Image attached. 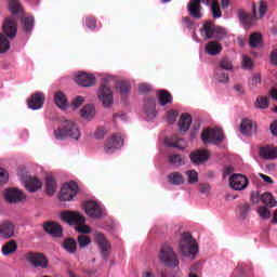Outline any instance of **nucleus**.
<instances>
[{"instance_id": "obj_60", "label": "nucleus", "mask_w": 277, "mask_h": 277, "mask_svg": "<svg viewBox=\"0 0 277 277\" xmlns=\"http://www.w3.org/2000/svg\"><path fill=\"white\" fill-rule=\"evenodd\" d=\"M9 173L0 168V185H5L8 183Z\"/></svg>"}, {"instance_id": "obj_30", "label": "nucleus", "mask_w": 277, "mask_h": 277, "mask_svg": "<svg viewBox=\"0 0 277 277\" xmlns=\"http://www.w3.org/2000/svg\"><path fill=\"white\" fill-rule=\"evenodd\" d=\"M80 116L84 120H92V118H94V116H96V110L94 109V106L89 104V105L83 106L80 109Z\"/></svg>"}, {"instance_id": "obj_21", "label": "nucleus", "mask_w": 277, "mask_h": 277, "mask_svg": "<svg viewBox=\"0 0 277 277\" xmlns=\"http://www.w3.org/2000/svg\"><path fill=\"white\" fill-rule=\"evenodd\" d=\"M240 132L247 137L256 135V123L252 122L250 119H242L240 123Z\"/></svg>"}, {"instance_id": "obj_45", "label": "nucleus", "mask_w": 277, "mask_h": 277, "mask_svg": "<svg viewBox=\"0 0 277 277\" xmlns=\"http://www.w3.org/2000/svg\"><path fill=\"white\" fill-rule=\"evenodd\" d=\"M254 105L256 109H267L269 107V100L265 96L258 97Z\"/></svg>"}, {"instance_id": "obj_18", "label": "nucleus", "mask_w": 277, "mask_h": 277, "mask_svg": "<svg viewBox=\"0 0 277 277\" xmlns=\"http://www.w3.org/2000/svg\"><path fill=\"white\" fill-rule=\"evenodd\" d=\"M190 161L195 166H200V163H205L206 161H209L211 159V154L209 153V149H197L189 155Z\"/></svg>"}, {"instance_id": "obj_62", "label": "nucleus", "mask_w": 277, "mask_h": 277, "mask_svg": "<svg viewBox=\"0 0 277 277\" xmlns=\"http://www.w3.org/2000/svg\"><path fill=\"white\" fill-rule=\"evenodd\" d=\"M106 133L107 131L105 130V128L97 129L96 132L94 133L95 140H103Z\"/></svg>"}, {"instance_id": "obj_38", "label": "nucleus", "mask_w": 277, "mask_h": 277, "mask_svg": "<svg viewBox=\"0 0 277 277\" xmlns=\"http://www.w3.org/2000/svg\"><path fill=\"white\" fill-rule=\"evenodd\" d=\"M22 27L26 35L31 34V30L34 29V17L28 16V17L22 18Z\"/></svg>"}, {"instance_id": "obj_63", "label": "nucleus", "mask_w": 277, "mask_h": 277, "mask_svg": "<svg viewBox=\"0 0 277 277\" xmlns=\"http://www.w3.org/2000/svg\"><path fill=\"white\" fill-rule=\"evenodd\" d=\"M271 133L277 137V119L271 124Z\"/></svg>"}, {"instance_id": "obj_37", "label": "nucleus", "mask_w": 277, "mask_h": 277, "mask_svg": "<svg viewBox=\"0 0 277 277\" xmlns=\"http://www.w3.org/2000/svg\"><path fill=\"white\" fill-rule=\"evenodd\" d=\"M168 162L170 163V166L175 167L185 166V160L180 154H171L168 158Z\"/></svg>"}, {"instance_id": "obj_39", "label": "nucleus", "mask_w": 277, "mask_h": 277, "mask_svg": "<svg viewBox=\"0 0 277 277\" xmlns=\"http://www.w3.org/2000/svg\"><path fill=\"white\" fill-rule=\"evenodd\" d=\"M54 103L61 109H66V107H68V104H66V95H64L62 92H56L55 93Z\"/></svg>"}, {"instance_id": "obj_43", "label": "nucleus", "mask_w": 277, "mask_h": 277, "mask_svg": "<svg viewBox=\"0 0 277 277\" xmlns=\"http://www.w3.org/2000/svg\"><path fill=\"white\" fill-rule=\"evenodd\" d=\"M10 51V40L3 34H0V53H8Z\"/></svg>"}, {"instance_id": "obj_32", "label": "nucleus", "mask_w": 277, "mask_h": 277, "mask_svg": "<svg viewBox=\"0 0 277 277\" xmlns=\"http://www.w3.org/2000/svg\"><path fill=\"white\" fill-rule=\"evenodd\" d=\"M9 10L12 16H22L23 15V5L18 0H11L9 2Z\"/></svg>"}, {"instance_id": "obj_28", "label": "nucleus", "mask_w": 277, "mask_h": 277, "mask_svg": "<svg viewBox=\"0 0 277 277\" xmlns=\"http://www.w3.org/2000/svg\"><path fill=\"white\" fill-rule=\"evenodd\" d=\"M190 127H192V115L187 113L182 114L179 120L180 131L187 132L189 131Z\"/></svg>"}, {"instance_id": "obj_23", "label": "nucleus", "mask_w": 277, "mask_h": 277, "mask_svg": "<svg viewBox=\"0 0 277 277\" xmlns=\"http://www.w3.org/2000/svg\"><path fill=\"white\" fill-rule=\"evenodd\" d=\"M15 228L16 226H14L12 223L3 222L0 225V237L2 239H12V237H14Z\"/></svg>"}, {"instance_id": "obj_35", "label": "nucleus", "mask_w": 277, "mask_h": 277, "mask_svg": "<svg viewBox=\"0 0 277 277\" xmlns=\"http://www.w3.org/2000/svg\"><path fill=\"white\" fill-rule=\"evenodd\" d=\"M168 181H169V183H171V185H183L185 183L183 175L179 172L170 173L168 175Z\"/></svg>"}, {"instance_id": "obj_61", "label": "nucleus", "mask_w": 277, "mask_h": 277, "mask_svg": "<svg viewBox=\"0 0 277 277\" xmlns=\"http://www.w3.org/2000/svg\"><path fill=\"white\" fill-rule=\"evenodd\" d=\"M250 201L252 205H259V202H261V194H259V192H252Z\"/></svg>"}, {"instance_id": "obj_59", "label": "nucleus", "mask_w": 277, "mask_h": 277, "mask_svg": "<svg viewBox=\"0 0 277 277\" xmlns=\"http://www.w3.org/2000/svg\"><path fill=\"white\" fill-rule=\"evenodd\" d=\"M182 25L185 29H192V27H194V21H192L189 16L183 17Z\"/></svg>"}, {"instance_id": "obj_17", "label": "nucleus", "mask_w": 277, "mask_h": 277, "mask_svg": "<svg viewBox=\"0 0 277 277\" xmlns=\"http://www.w3.org/2000/svg\"><path fill=\"white\" fill-rule=\"evenodd\" d=\"M76 83L82 88H92V85L96 84V77L92 74L81 71L76 76Z\"/></svg>"}, {"instance_id": "obj_50", "label": "nucleus", "mask_w": 277, "mask_h": 277, "mask_svg": "<svg viewBox=\"0 0 277 277\" xmlns=\"http://www.w3.org/2000/svg\"><path fill=\"white\" fill-rule=\"evenodd\" d=\"M216 79L220 83H228V74L224 72V69L216 68Z\"/></svg>"}, {"instance_id": "obj_58", "label": "nucleus", "mask_w": 277, "mask_h": 277, "mask_svg": "<svg viewBox=\"0 0 277 277\" xmlns=\"http://www.w3.org/2000/svg\"><path fill=\"white\" fill-rule=\"evenodd\" d=\"M252 66H254L252 58L248 55L242 56V67L252 68Z\"/></svg>"}, {"instance_id": "obj_40", "label": "nucleus", "mask_w": 277, "mask_h": 277, "mask_svg": "<svg viewBox=\"0 0 277 277\" xmlns=\"http://www.w3.org/2000/svg\"><path fill=\"white\" fill-rule=\"evenodd\" d=\"M210 10L212 12L213 18H222V10H220V2L217 0H212L210 2Z\"/></svg>"}, {"instance_id": "obj_14", "label": "nucleus", "mask_w": 277, "mask_h": 277, "mask_svg": "<svg viewBox=\"0 0 277 277\" xmlns=\"http://www.w3.org/2000/svg\"><path fill=\"white\" fill-rule=\"evenodd\" d=\"M98 101L104 105V107H111L114 103V95L111 94V90L107 84H102L97 92Z\"/></svg>"}, {"instance_id": "obj_51", "label": "nucleus", "mask_w": 277, "mask_h": 277, "mask_svg": "<svg viewBox=\"0 0 277 277\" xmlns=\"http://www.w3.org/2000/svg\"><path fill=\"white\" fill-rule=\"evenodd\" d=\"M186 176H188V183L190 185L198 183V172L195 170L186 171Z\"/></svg>"}, {"instance_id": "obj_20", "label": "nucleus", "mask_w": 277, "mask_h": 277, "mask_svg": "<svg viewBox=\"0 0 277 277\" xmlns=\"http://www.w3.org/2000/svg\"><path fill=\"white\" fill-rule=\"evenodd\" d=\"M27 103L29 109H42V105H44V93L36 92L28 98Z\"/></svg>"}, {"instance_id": "obj_27", "label": "nucleus", "mask_w": 277, "mask_h": 277, "mask_svg": "<svg viewBox=\"0 0 277 277\" xmlns=\"http://www.w3.org/2000/svg\"><path fill=\"white\" fill-rule=\"evenodd\" d=\"M25 187L27 192H30V194H35V192H38V189L42 187V182L36 177H29L25 182Z\"/></svg>"}, {"instance_id": "obj_2", "label": "nucleus", "mask_w": 277, "mask_h": 277, "mask_svg": "<svg viewBox=\"0 0 277 277\" xmlns=\"http://www.w3.org/2000/svg\"><path fill=\"white\" fill-rule=\"evenodd\" d=\"M180 252L187 259H196L198 254V243L189 233H184L180 236Z\"/></svg>"}, {"instance_id": "obj_1", "label": "nucleus", "mask_w": 277, "mask_h": 277, "mask_svg": "<svg viewBox=\"0 0 277 277\" xmlns=\"http://www.w3.org/2000/svg\"><path fill=\"white\" fill-rule=\"evenodd\" d=\"M61 127L54 130L55 140H66V137H71V140H79L81 137V131L75 121L65 119L61 122Z\"/></svg>"}, {"instance_id": "obj_25", "label": "nucleus", "mask_w": 277, "mask_h": 277, "mask_svg": "<svg viewBox=\"0 0 277 277\" xmlns=\"http://www.w3.org/2000/svg\"><path fill=\"white\" fill-rule=\"evenodd\" d=\"M206 53L212 56L220 55L222 53V44L215 40L208 42L206 44Z\"/></svg>"}, {"instance_id": "obj_12", "label": "nucleus", "mask_w": 277, "mask_h": 277, "mask_svg": "<svg viewBox=\"0 0 277 277\" xmlns=\"http://www.w3.org/2000/svg\"><path fill=\"white\" fill-rule=\"evenodd\" d=\"M84 213L89 217H94L95 220H101L103 217V208L96 201H85L83 203Z\"/></svg>"}, {"instance_id": "obj_29", "label": "nucleus", "mask_w": 277, "mask_h": 277, "mask_svg": "<svg viewBox=\"0 0 277 277\" xmlns=\"http://www.w3.org/2000/svg\"><path fill=\"white\" fill-rule=\"evenodd\" d=\"M45 189L48 196H53L57 189V182H55V177L53 175H47L45 177Z\"/></svg>"}, {"instance_id": "obj_26", "label": "nucleus", "mask_w": 277, "mask_h": 277, "mask_svg": "<svg viewBox=\"0 0 277 277\" xmlns=\"http://www.w3.org/2000/svg\"><path fill=\"white\" fill-rule=\"evenodd\" d=\"M260 157H262V159H277V147H261Z\"/></svg>"}, {"instance_id": "obj_13", "label": "nucleus", "mask_w": 277, "mask_h": 277, "mask_svg": "<svg viewBox=\"0 0 277 277\" xmlns=\"http://www.w3.org/2000/svg\"><path fill=\"white\" fill-rule=\"evenodd\" d=\"M61 220L67 224H85V216L80 212L64 211L61 213Z\"/></svg>"}, {"instance_id": "obj_57", "label": "nucleus", "mask_w": 277, "mask_h": 277, "mask_svg": "<svg viewBox=\"0 0 277 277\" xmlns=\"http://www.w3.org/2000/svg\"><path fill=\"white\" fill-rule=\"evenodd\" d=\"M85 26L89 28V29H96V17L94 16H88L85 18Z\"/></svg>"}, {"instance_id": "obj_4", "label": "nucleus", "mask_w": 277, "mask_h": 277, "mask_svg": "<svg viewBox=\"0 0 277 277\" xmlns=\"http://www.w3.org/2000/svg\"><path fill=\"white\" fill-rule=\"evenodd\" d=\"M201 140L205 144H222L224 142V132L220 128H208L202 131Z\"/></svg>"}, {"instance_id": "obj_48", "label": "nucleus", "mask_w": 277, "mask_h": 277, "mask_svg": "<svg viewBox=\"0 0 277 277\" xmlns=\"http://www.w3.org/2000/svg\"><path fill=\"white\" fill-rule=\"evenodd\" d=\"M258 11H259L260 18H263V16L267 14V2L265 0H260L258 2Z\"/></svg>"}, {"instance_id": "obj_7", "label": "nucleus", "mask_w": 277, "mask_h": 277, "mask_svg": "<svg viewBox=\"0 0 277 277\" xmlns=\"http://www.w3.org/2000/svg\"><path fill=\"white\" fill-rule=\"evenodd\" d=\"M248 185H250V180L243 174L234 173L229 176V187L235 192H243L248 189Z\"/></svg>"}, {"instance_id": "obj_31", "label": "nucleus", "mask_w": 277, "mask_h": 277, "mask_svg": "<svg viewBox=\"0 0 277 277\" xmlns=\"http://www.w3.org/2000/svg\"><path fill=\"white\" fill-rule=\"evenodd\" d=\"M63 248L68 252V254H76L77 253V240L75 238H66L63 241Z\"/></svg>"}, {"instance_id": "obj_22", "label": "nucleus", "mask_w": 277, "mask_h": 277, "mask_svg": "<svg viewBox=\"0 0 277 277\" xmlns=\"http://www.w3.org/2000/svg\"><path fill=\"white\" fill-rule=\"evenodd\" d=\"M215 32V22L208 21L200 28V34L206 40H211Z\"/></svg>"}, {"instance_id": "obj_53", "label": "nucleus", "mask_w": 277, "mask_h": 277, "mask_svg": "<svg viewBox=\"0 0 277 277\" xmlns=\"http://www.w3.org/2000/svg\"><path fill=\"white\" fill-rule=\"evenodd\" d=\"M176 118H179V113L176 110H169L167 113V121L169 124H174Z\"/></svg>"}, {"instance_id": "obj_46", "label": "nucleus", "mask_w": 277, "mask_h": 277, "mask_svg": "<svg viewBox=\"0 0 277 277\" xmlns=\"http://www.w3.org/2000/svg\"><path fill=\"white\" fill-rule=\"evenodd\" d=\"M90 243H92V238H90V236H85L83 234L78 236L79 248H85L87 246H90Z\"/></svg>"}, {"instance_id": "obj_34", "label": "nucleus", "mask_w": 277, "mask_h": 277, "mask_svg": "<svg viewBox=\"0 0 277 277\" xmlns=\"http://www.w3.org/2000/svg\"><path fill=\"white\" fill-rule=\"evenodd\" d=\"M16 250H18L16 240H10L2 247V254H4V256H9V254H14Z\"/></svg>"}, {"instance_id": "obj_10", "label": "nucleus", "mask_w": 277, "mask_h": 277, "mask_svg": "<svg viewBox=\"0 0 277 277\" xmlns=\"http://www.w3.org/2000/svg\"><path fill=\"white\" fill-rule=\"evenodd\" d=\"M212 0H192L187 4V12L190 14L193 18L200 19L202 18V5L200 3H205V5H211Z\"/></svg>"}, {"instance_id": "obj_3", "label": "nucleus", "mask_w": 277, "mask_h": 277, "mask_svg": "<svg viewBox=\"0 0 277 277\" xmlns=\"http://www.w3.org/2000/svg\"><path fill=\"white\" fill-rule=\"evenodd\" d=\"M159 259L162 265H166L167 267H179L180 265L179 258H176L174 249H172V247L169 245H164L161 248L159 252Z\"/></svg>"}, {"instance_id": "obj_44", "label": "nucleus", "mask_w": 277, "mask_h": 277, "mask_svg": "<svg viewBox=\"0 0 277 277\" xmlns=\"http://www.w3.org/2000/svg\"><path fill=\"white\" fill-rule=\"evenodd\" d=\"M117 88L120 92V94H122V96L129 94V92H131V83H129L128 81H120L117 83Z\"/></svg>"}, {"instance_id": "obj_55", "label": "nucleus", "mask_w": 277, "mask_h": 277, "mask_svg": "<svg viewBox=\"0 0 277 277\" xmlns=\"http://www.w3.org/2000/svg\"><path fill=\"white\" fill-rule=\"evenodd\" d=\"M84 102L85 97L78 95L72 100L71 107H74V109H78V107L82 106Z\"/></svg>"}, {"instance_id": "obj_19", "label": "nucleus", "mask_w": 277, "mask_h": 277, "mask_svg": "<svg viewBox=\"0 0 277 277\" xmlns=\"http://www.w3.org/2000/svg\"><path fill=\"white\" fill-rule=\"evenodd\" d=\"M43 230L48 233V235H51L52 237H62V233H64L62 225L53 221L45 222L43 224Z\"/></svg>"}, {"instance_id": "obj_49", "label": "nucleus", "mask_w": 277, "mask_h": 277, "mask_svg": "<svg viewBox=\"0 0 277 277\" xmlns=\"http://www.w3.org/2000/svg\"><path fill=\"white\" fill-rule=\"evenodd\" d=\"M219 69H222V70H233V62H230V60L228 57H224L220 62Z\"/></svg>"}, {"instance_id": "obj_8", "label": "nucleus", "mask_w": 277, "mask_h": 277, "mask_svg": "<svg viewBox=\"0 0 277 277\" xmlns=\"http://www.w3.org/2000/svg\"><path fill=\"white\" fill-rule=\"evenodd\" d=\"M252 13H253V16L250 13L246 12L243 9H239L237 12L239 22L245 27V29H250V27L254 25V18L255 19L259 18L256 16V3L252 4Z\"/></svg>"}, {"instance_id": "obj_64", "label": "nucleus", "mask_w": 277, "mask_h": 277, "mask_svg": "<svg viewBox=\"0 0 277 277\" xmlns=\"http://www.w3.org/2000/svg\"><path fill=\"white\" fill-rule=\"evenodd\" d=\"M271 62H272V64H274L275 66H277V50H274V51L271 53Z\"/></svg>"}, {"instance_id": "obj_24", "label": "nucleus", "mask_w": 277, "mask_h": 277, "mask_svg": "<svg viewBox=\"0 0 277 277\" xmlns=\"http://www.w3.org/2000/svg\"><path fill=\"white\" fill-rule=\"evenodd\" d=\"M156 107H157V102L155 97L145 98L144 109L147 118L153 119L155 118V116H157Z\"/></svg>"}, {"instance_id": "obj_42", "label": "nucleus", "mask_w": 277, "mask_h": 277, "mask_svg": "<svg viewBox=\"0 0 277 277\" xmlns=\"http://www.w3.org/2000/svg\"><path fill=\"white\" fill-rule=\"evenodd\" d=\"M226 36H228V31L226 30V28L216 26V25L214 26L213 38L215 40H224V38H226Z\"/></svg>"}, {"instance_id": "obj_11", "label": "nucleus", "mask_w": 277, "mask_h": 277, "mask_svg": "<svg viewBox=\"0 0 277 277\" xmlns=\"http://www.w3.org/2000/svg\"><path fill=\"white\" fill-rule=\"evenodd\" d=\"M94 239H95V243H97V246L101 250V254H102L103 259L105 261H107V259L109 258V250H111V245L105 237V234H103L101 232H96L94 234Z\"/></svg>"}, {"instance_id": "obj_54", "label": "nucleus", "mask_w": 277, "mask_h": 277, "mask_svg": "<svg viewBox=\"0 0 277 277\" xmlns=\"http://www.w3.org/2000/svg\"><path fill=\"white\" fill-rule=\"evenodd\" d=\"M76 230L78 233L84 234V235H90V233H92V229L90 228V226L83 224V223H78Z\"/></svg>"}, {"instance_id": "obj_36", "label": "nucleus", "mask_w": 277, "mask_h": 277, "mask_svg": "<svg viewBox=\"0 0 277 277\" xmlns=\"http://www.w3.org/2000/svg\"><path fill=\"white\" fill-rule=\"evenodd\" d=\"M261 200H262L263 205H266V207L274 208L277 206V201L274 198V195H272V193H264L261 196Z\"/></svg>"}, {"instance_id": "obj_16", "label": "nucleus", "mask_w": 277, "mask_h": 277, "mask_svg": "<svg viewBox=\"0 0 277 277\" xmlns=\"http://www.w3.org/2000/svg\"><path fill=\"white\" fill-rule=\"evenodd\" d=\"M2 31L6 38L13 40V38H16V34H18V26L12 17H6L2 24Z\"/></svg>"}, {"instance_id": "obj_15", "label": "nucleus", "mask_w": 277, "mask_h": 277, "mask_svg": "<svg viewBox=\"0 0 277 277\" xmlns=\"http://www.w3.org/2000/svg\"><path fill=\"white\" fill-rule=\"evenodd\" d=\"M4 198L10 205H16L25 200V193L18 188H8L4 193Z\"/></svg>"}, {"instance_id": "obj_52", "label": "nucleus", "mask_w": 277, "mask_h": 277, "mask_svg": "<svg viewBox=\"0 0 277 277\" xmlns=\"http://www.w3.org/2000/svg\"><path fill=\"white\" fill-rule=\"evenodd\" d=\"M238 209L240 211V217L242 220H246V217H248V213H250V205L248 203L239 205Z\"/></svg>"}, {"instance_id": "obj_56", "label": "nucleus", "mask_w": 277, "mask_h": 277, "mask_svg": "<svg viewBox=\"0 0 277 277\" xmlns=\"http://www.w3.org/2000/svg\"><path fill=\"white\" fill-rule=\"evenodd\" d=\"M151 91H153V88L148 83H141L138 85L140 94H150Z\"/></svg>"}, {"instance_id": "obj_47", "label": "nucleus", "mask_w": 277, "mask_h": 277, "mask_svg": "<svg viewBox=\"0 0 277 277\" xmlns=\"http://www.w3.org/2000/svg\"><path fill=\"white\" fill-rule=\"evenodd\" d=\"M258 213L262 220H269L272 217V211L263 206L258 208Z\"/></svg>"}, {"instance_id": "obj_6", "label": "nucleus", "mask_w": 277, "mask_h": 277, "mask_svg": "<svg viewBox=\"0 0 277 277\" xmlns=\"http://www.w3.org/2000/svg\"><path fill=\"white\" fill-rule=\"evenodd\" d=\"M123 144H124V136H122V134L118 133V134L110 136L107 140V142L104 146V150H105L106 155H114V153H116V150H120V148H122Z\"/></svg>"}, {"instance_id": "obj_41", "label": "nucleus", "mask_w": 277, "mask_h": 277, "mask_svg": "<svg viewBox=\"0 0 277 277\" xmlns=\"http://www.w3.org/2000/svg\"><path fill=\"white\" fill-rule=\"evenodd\" d=\"M260 42H263V35L261 32H253L249 37V44L252 48L259 47Z\"/></svg>"}, {"instance_id": "obj_5", "label": "nucleus", "mask_w": 277, "mask_h": 277, "mask_svg": "<svg viewBox=\"0 0 277 277\" xmlns=\"http://www.w3.org/2000/svg\"><path fill=\"white\" fill-rule=\"evenodd\" d=\"M79 194V185L77 182L71 181L69 183H65L61 188L60 200L64 202H70L75 196Z\"/></svg>"}, {"instance_id": "obj_9", "label": "nucleus", "mask_w": 277, "mask_h": 277, "mask_svg": "<svg viewBox=\"0 0 277 277\" xmlns=\"http://www.w3.org/2000/svg\"><path fill=\"white\" fill-rule=\"evenodd\" d=\"M26 261L32 267H41V269H47L49 267V260L44 254L38 252H29L26 255Z\"/></svg>"}, {"instance_id": "obj_33", "label": "nucleus", "mask_w": 277, "mask_h": 277, "mask_svg": "<svg viewBox=\"0 0 277 277\" xmlns=\"http://www.w3.org/2000/svg\"><path fill=\"white\" fill-rule=\"evenodd\" d=\"M158 103L162 107H166V105H169V103H172V95L170 94V92L166 90H160L158 92Z\"/></svg>"}]
</instances>
